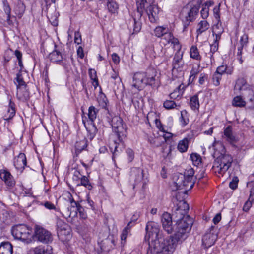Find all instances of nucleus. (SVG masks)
Instances as JSON below:
<instances>
[{
    "instance_id": "nucleus-5",
    "label": "nucleus",
    "mask_w": 254,
    "mask_h": 254,
    "mask_svg": "<svg viewBox=\"0 0 254 254\" xmlns=\"http://www.w3.org/2000/svg\"><path fill=\"white\" fill-rule=\"evenodd\" d=\"M193 224V220L189 215H186L180 220H177L175 234L172 236L178 242H182L187 237Z\"/></svg>"
},
{
    "instance_id": "nucleus-37",
    "label": "nucleus",
    "mask_w": 254,
    "mask_h": 254,
    "mask_svg": "<svg viewBox=\"0 0 254 254\" xmlns=\"http://www.w3.org/2000/svg\"><path fill=\"white\" fill-rule=\"evenodd\" d=\"M87 146V140L85 139L76 142L75 145L76 151L78 153H80L82 150H84Z\"/></svg>"
},
{
    "instance_id": "nucleus-24",
    "label": "nucleus",
    "mask_w": 254,
    "mask_h": 254,
    "mask_svg": "<svg viewBox=\"0 0 254 254\" xmlns=\"http://www.w3.org/2000/svg\"><path fill=\"white\" fill-rule=\"evenodd\" d=\"M114 242V239L108 237L107 239L102 241L101 249L104 252H109L115 246Z\"/></svg>"
},
{
    "instance_id": "nucleus-42",
    "label": "nucleus",
    "mask_w": 254,
    "mask_h": 254,
    "mask_svg": "<svg viewBox=\"0 0 254 254\" xmlns=\"http://www.w3.org/2000/svg\"><path fill=\"white\" fill-rule=\"evenodd\" d=\"M80 182L81 185L84 186L89 190H92L93 187L91 183L89 182L88 177L83 176L81 178Z\"/></svg>"
},
{
    "instance_id": "nucleus-13",
    "label": "nucleus",
    "mask_w": 254,
    "mask_h": 254,
    "mask_svg": "<svg viewBox=\"0 0 254 254\" xmlns=\"http://www.w3.org/2000/svg\"><path fill=\"white\" fill-rule=\"evenodd\" d=\"M49 58L52 62L62 65L65 69H68L69 63L66 62L65 59H63V56L59 51L54 50L49 54Z\"/></svg>"
},
{
    "instance_id": "nucleus-64",
    "label": "nucleus",
    "mask_w": 254,
    "mask_h": 254,
    "mask_svg": "<svg viewBox=\"0 0 254 254\" xmlns=\"http://www.w3.org/2000/svg\"><path fill=\"white\" fill-rule=\"evenodd\" d=\"M112 59L113 62L116 64H118L119 63L120 61V57L116 53H113L112 55Z\"/></svg>"
},
{
    "instance_id": "nucleus-26",
    "label": "nucleus",
    "mask_w": 254,
    "mask_h": 254,
    "mask_svg": "<svg viewBox=\"0 0 254 254\" xmlns=\"http://www.w3.org/2000/svg\"><path fill=\"white\" fill-rule=\"evenodd\" d=\"M13 247L8 242H3L0 245V254H12Z\"/></svg>"
},
{
    "instance_id": "nucleus-31",
    "label": "nucleus",
    "mask_w": 254,
    "mask_h": 254,
    "mask_svg": "<svg viewBox=\"0 0 254 254\" xmlns=\"http://www.w3.org/2000/svg\"><path fill=\"white\" fill-rule=\"evenodd\" d=\"M15 114L14 104L12 103L11 100H9V107L7 113L5 115V120H9L12 119Z\"/></svg>"
},
{
    "instance_id": "nucleus-48",
    "label": "nucleus",
    "mask_w": 254,
    "mask_h": 254,
    "mask_svg": "<svg viewBox=\"0 0 254 254\" xmlns=\"http://www.w3.org/2000/svg\"><path fill=\"white\" fill-rule=\"evenodd\" d=\"M248 42V35L246 34H244L241 37L240 40V46L241 47H245L247 46Z\"/></svg>"
},
{
    "instance_id": "nucleus-25",
    "label": "nucleus",
    "mask_w": 254,
    "mask_h": 254,
    "mask_svg": "<svg viewBox=\"0 0 254 254\" xmlns=\"http://www.w3.org/2000/svg\"><path fill=\"white\" fill-rule=\"evenodd\" d=\"M190 139L184 138L178 142L177 149L181 153L186 152L189 148V144L190 142Z\"/></svg>"
},
{
    "instance_id": "nucleus-19",
    "label": "nucleus",
    "mask_w": 254,
    "mask_h": 254,
    "mask_svg": "<svg viewBox=\"0 0 254 254\" xmlns=\"http://www.w3.org/2000/svg\"><path fill=\"white\" fill-rule=\"evenodd\" d=\"M223 138L231 144L237 141L236 137L233 132L232 127L231 126H227L224 129Z\"/></svg>"
},
{
    "instance_id": "nucleus-36",
    "label": "nucleus",
    "mask_w": 254,
    "mask_h": 254,
    "mask_svg": "<svg viewBox=\"0 0 254 254\" xmlns=\"http://www.w3.org/2000/svg\"><path fill=\"white\" fill-rule=\"evenodd\" d=\"M2 180L4 181L8 187L13 188L15 184V181L13 176H0Z\"/></svg>"
},
{
    "instance_id": "nucleus-6",
    "label": "nucleus",
    "mask_w": 254,
    "mask_h": 254,
    "mask_svg": "<svg viewBox=\"0 0 254 254\" xmlns=\"http://www.w3.org/2000/svg\"><path fill=\"white\" fill-rule=\"evenodd\" d=\"M213 156L216 158L214 167H217L219 174H224L230 167L233 161L232 158L228 154L221 153L219 155L217 151H215Z\"/></svg>"
},
{
    "instance_id": "nucleus-9",
    "label": "nucleus",
    "mask_w": 254,
    "mask_h": 254,
    "mask_svg": "<svg viewBox=\"0 0 254 254\" xmlns=\"http://www.w3.org/2000/svg\"><path fill=\"white\" fill-rule=\"evenodd\" d=\"M70 205L62 209L63 216L66 219L73 218L77 216L78 210L80 209V204L75 201L70 192L66 194Z\"/></svg>"
},
{
    "instance_id": "nucleus-46",
    "label": "nucleus",
    "mask_w": 254,
    "mask_h": 254,
    "mask_svg": "<svg viewBox=\"0 0 254 254\" xmlns=\"http://www.w3.org/2000/svg\"><path fill=\"white\" fill-rule=\"evenodd\" d=\"M89 75L90 78L94 82H96V84L98 85V79L96 75V71L95 69H90L89 70Z\"/></svg>"
},
{
    "instance_id": "nucleus-63",
    "label": "nucleus",
    "mask_w": 254,
    "mask_h": 254,
    "mask_svg": "<svg viewBox=\"0 0 254 254\" xmlns=\"http://www.w3.org/2000/svg\"><path fill=\"white\" fill-rule=\"evenodd\" d=\"M207 79V75L204 73H201L200 75L199 79V83L200 85H203L205 81Z\"/></svg>"
},
{
    "instance_id": "nucleus-3",
    "label": "nucleus",
    "mask_w": 254,
    "mask_h": 254,
    "mask_svg": "<svg viewBox=\"0 0 254 254\" xmlns=\"http://www.w3.org/2000/svg\"><path fill=\"white\" fill-rule=\"evenodd\" d=\"M179 242L172 236L155 241L151 252L153 254H172Z\"/></svg>"
},
{
    "instance_id": "nucleus-23",
    "label": "nucleus",
    "mask_w": 254,
    "mask_h": 254,
    "mask_svg": "<svg viewBox=\"0 0 254 254\" xmlns=\"http://www.w3.org/2000/svg\"><path fill=\"white\" fill-rule=\"evenodd\" d=\"M210 27L209 23L205 20L200 21L197 25L196 34L197 38L202 33L206 31Z\"/></svg>"
},
{
    "instance_id": "nucleus-34",
    "label": "nucleus",
    "mask_w": 254,
    "mask_h": 254,
    "mask_svg": "<svg viewBox=\"0 0 254 254\" xmlns=\"http://www.w3.org/2000/svg\"><path fill=\"white\" fill-rule=\"evenodd\" d=\"M190 105L192 110L194 111L198 110L200 105L197 95H195L190 98Z\"/></svg>"
},
{
    "instance_id": "nucleus-16",
    "label": "nucleus",
    "mask_w": 254,
    "mask_h": 254,
    "mask_svg": "<svg viewBox=\"0 0 254 254\" xmlns=\"http://www.w3.org/2000/svg\"><path fill=\"white\" fill-rule=\"evenodd\" d=\"M26 164L27 160L24 153H20L14 158V165L16 169L20 171V173H22Z\"/></svg>"
},
{
    "instance_id": "nucleus-47",
    "label": "nucleus",
    "mask_w": 254,
    "mask_h": 254,
    "mask_svg": "<svg viewBox=\"0 0 254 254\" xmlns=\"http://www.w3.org/2000/svg\"><path fill=\"white\" fill-rule=\"evenodd\" d=\"M239 179L237 176H234L232 180L229 183V187L232 190L237 188Z\"/></svg>"
},
{
    "instance_id": "nucleus-53",
    "label": "nucleus",
    "mask_w": 254,
    "mask_h": 254,
    "mask_svg": "<svg viewBox=\"0 0 254 254\" xmlns=\"http://www.w3.org/2000/svg\"><path fill=\"white\" fill-rule=\"evenodd\" d=\"M201 15L203 19L207 18L209 15V8L204 6L200 11Z\"/></svg>"
},
{
    "instance_id": "nucleus-8",
    "label": "nucleus",
    "mask_w": 254,
    "mask_h": 254,
    "mask_svg": "<svg viewBox=\"0 0 254 254\" xmlns=\"http://www.w3.org/2000/svg\"><path fill=\"white\" fill-rule=\"evenodd\" d=\"M12 235L17 239L25 241L30 240L32 237V230L31 228L25 225L19 224L12 227Z\"/></svg>"
},
{
    "instance_id": "nucleus-1",
    "label": "nucleus",
    "mask_w": 254,
    "mask_h": 254,
    "mask_svg": "<svg viewBox=\"0 0 254 254\" xmlns=\"http://www.w3.org/2000/svg\"><path fill=\"white\" fill-rule=\"evenodd\" d=\"M157 76L156 70L150 68L144 72H136L133 77L132 86L141 90L146 85L153 86L155 84Z\"/></svg>"
},
{
    "instance_id": "nucleus-21",
    "label": "nucleus",
    "mask_w": 254,
    "mask_h": 254,
    "mask_svg": "<svg viewBox=\"0 0 254 254\" xmlns=\"http://www.w3.org/2000/svg\"><path fill=\"white\" fill-rule=\"evenodd\" d=\"M71 229L69 226L65 227L62 230H58L57 235L59 238L62 241H66L70 239L71 237Z\"/></svg>"
},
{
    "instance_id": "nucleus-20",
    "label": "nucleus",
    "mask_w": 254,
    "mask_h": 254,
    "mask_svg": "<svg viewBox=\"0 0 254 254\" xmlns=\"http://www.w3.org/2000/svg\"><path fill=\"white\" fill-rule=\"evenodd\" d=\"M185 88L186 86L183 84H180L173 92L169 94L170 98L175 100H179L181 98Z\"/></svg>"
},
{
    "instance_id": "nucleus-57",
    "label": "nucleus",
    "mask_w": 254,
    "mask_h": 254,
    "mask_svg": "<svg viewBox=\"0 0 254 254\" xmlns=\"http://www.w3.org/2000/svg\"><path fill=\"white\" fill-rule=\"evenodd\" d=\"M3 9L4 10L7 15V19L9 20L10 19V15L11 13V8L9 5L6 3V2L3 3Z\"/></svg>"
},
{
    "instance_id": "nucleus-17",
    "label": "nucleus",
    "mask_w": 254,
    "mask_h": 254,
    "mask_svg": "<svg viewBox=\"0 0 254 254\" xmlns=\"http://www.w3.org/2000/svg\"><path fill=\"white\" fill-rule=\"evenodd\" d=\"M216 239V235L210 232L206 233L202 239V245L205 248H208L212 246Z\"/></svg>"
},
{
    "instance_id": "nucleus-60",
    "label": "nucleus",
    "mask_w": 254,
    "mask_h": 254,
    "mask_svg": "<svg viewBox=\"0 0 254 254\" xmlns=\"http://www.w3.org/2000/svg\"><path fill=\"white\" fill-rule=\"evenodd\" d=\"M74 42L77 44L81 43V35L78 31H76L74 33Z\"/></svg>"
},
{
    "instance_id": "nucleus-49",
    "label": "nucleus",
    "mask_w": 254,
    "mask_h": 254,
    "mask_svg": "<svg viewBox=\"0 0 254 254\" xmlns=\"http://www.w3.org/2000/svg\"><path fill=\"white\" fill-rule=\"evenodd\" d=\"M69 226L62 220L60 219H58L57 221V231L58 230H62L65 227H67Z\"/></svg>"
},
{
    "instance_id": "nucleus-39",
    "label": "nucleus",
    "mask_w": 254,
    "mask_h": 254,
    "mask_svg": "<svg viewBox=\"0 0 254 254\" xmlns=\"http://www.w3.org/2000/svg\"><path fill=\"white\" fill-rule=\"evenodd\" d=\"M16 14L21 15L25 10V6L22 0H19L17 6L15 8Z\"/></svg>"
},
{
    "instance_id": "nucleus-59",
    "label": "nucleus",
    "mask_w": 254,
    "mask_h": 254,
    "mask_svg": "<svg viewBox=\"0 0 254 254\" xmlns=\"http://www.w3.org/2000/svg\"><path fill=\"white\" fill-rule=\"evenodd\" d=\"M129 232V230H128L127 227H125L123 229V230L122 232L121 235V238L122 241H126V238L128 235Z\"/></svg>"
},
{
    "instance_id": "nucleus-62",
    "label": "nucleus",
    "mask_w": 254,
    "mask_h": 254,
    "mask_svg": "<svg viewBox=\"0 0 254 254\" xmlns=\"http://www.w3.org/2000/svg\"><path fill=\"white\" fill-rule=\"evenodd\" d=\"M252 201L251 200H250V198H249V200L245 202L244 206H243V210L245 211H248L250 207L252 206Z\"/></svg>"
},
{
    "instance_id": "nucleus-18",
    "label": "nucleus",
    "mask_w": 254,
    "mask_h": 254,
    "mask_svg": "<svg viewBox=\"0 0 254 254\" xmlns=\"http://www.w3.org/2000/svg\"><path fill=\"white\" fill-rule=\"evenodd\" d=\"M183 55V52L180 50L177 51L175 53L172 62V66L174 69H179L182 68L184 65Z\"/></svg>"
},
{
    "instance_id": "nucleus-2",
    "label": "nucleus",
    "mask_w": 254,
    "mask_h": 254,
    "mask_svg": "<svg viewBox=\"0 0 254 254\" xmlns=\"http://www.w3.org/2000/svg\"><path fill=\"white\" fill-rule=\"evenodd\" d=\"M194 176H174L173 180L176 190H178L176 194V199H185L188 191L191 190L194 184L193 177Z\"/></svg>"
},
{
    "instance_id": "nucleus-29",
    "label": "nucleus",
    "mask_w": 254,
    "mask_h": 254,
    "mask_svg": "<svg viewBox=\"0 0 254 254\" xmlns=\"http://www.w3.org/2000/svg\"><path fill=\"white\" fill-rule=\"evenodd\" d=\"M98 111L99 110L93 106H91L89 107L88 110V117L90 121L93 122L95 120Z\"/></svg>"
},
{
    "instance_id": "nucleus-22",
    "label": "nucleus",
    "mask_w": 254,
    "mask_h": 254,
    "mask_svg": "<svg viewBox=\"0 0 254 254\" xmlns=\"http://www.w3.org/2000/svg\"><path fill=\"white\" fill-rule=\"evenodd\" d=\"M177 100L170 98V99L166 100L163 103V107L168 110L173 109L179 110L181 105L180 103L177 102Z\"/></svg>"
},
{
    "instance_id": "nucleus-44",
    "label": "nucleus",
    "mask_w": 254,
    "mask_h": 254,
    "mask_svg": "<svg viewBox=\"0 0 254 254\" xmlns=\"http://www.w3.org/2000/svg\"><path fill=\"white\" fill-rule=\"evenodd\" d=\"M16 83H15L17 87L25 86V82L24 81L21 72L19 71L16 75Z\"/></svg>"
},
{
    "instance_id": "nucleus-30",
    "label": "nucleus",
    "mask_w": 254,
    "mask_h": 254,
    "mask_svg": "<svg viewBox=\"0 0 254 254\" xmlns=\"http://www.w3.org/2000/svg\"><path fill=\"white\" fill-rule=\"evenodd\" d=\"M217 22L212 26V35L214 36V34H222L224 32V28L220 20L216 21Z\"/></svg>"
},
{
    "instance_id": "nucleus-15",
    "label": "nucleus",
    "mask_w": 254,
    "mask_h": 254,
    "mask_svg": "<svg viewBox=\"0 0 254 254\" xmlns=\"http://www.w3.org/2000/svg\"><path fill=\"white\" fill-rule=\"evenodd\" d=\"M161 222L164 230L168 234H171L174 230L172 225V218L171 214L168 212L163 213L161 217Z\"/></svg>"
},
{
    "instance_id": "nucleus-51",
    "label": "nucleus",
    "mask_w": 254,
    "mask_h": 254,
    "mask_svg": "<svg viewBox=\"0 0 254 254\" xmlns=\"http://www.w3.org/2000/svg\"><path fill=\"white\" fill-rule=\"evenodd\" d=\"M170 43L174 45V48L176 49L177 51H181V47L177 38H176L173 36V38H172L171 41H170Z\"/></svg>"
},
{
    "instance_id": "nucleus-61",
    "label": "nucleus",
    "mask_w": 254,
    "mask_h": 254,
    "mask_svg": "<svg viewBox=\"0 0 254 254\" xmlns=\"http://www.w3.org/2000/svg\"><path fill=\"white\" fill-rule=\"evenodd\" d=\"M43 205L47 208L49 210L55 209L56 207L55 205L49 201H46L43 203Z\"/></svg>"
},
{
    "instance_id": "nucleus-52",
    "label": "nucleus",
    "mask_w": 254,
    "mask_h": 254,
    "mask_svg": "<svg viewBox=\"0 0 254 254\" xmlns=\"http://www.w3.org/2000/svg\"><path fill=\"white\" fill-rule=\"evenodd\" d=\"M199 67H193L190 72V78H192V80L195 78L196 76L199 73Z\"/></svg>"
},
{
    "instance_id": "nucleus-56",
    "label": "nucleus",
    "mask_w": 254,
    "mask_h": 254,
    "mask_svg": "<svg viewBox=\"0 0 254 254\" xmlns=\"http://www.w3.org/2000/svg\"><path fill=\"white\" fill-rule=\"evenodd\" d=\"M219 45L218 44L212 43L210 45V52L211 53V57H213V55L218 49Z\"/></svg>"
},
{
    "instance_id": "nucleus-7",
    "label": "nucleus",
    "mask_w": 254,
    "mask_h": 254,
    "mask_svg": "<svg viewBox=\"0 0 254 254\" xmlns=\"http://www.w3.org/2000/svg\"><path fill=\"white\" fill-rule=\"evenodd\" d=\"M137 8L140 16L142 15L143 10H145L151 23H155L158 20V14L160 10L158 6L154 4V0L150 4L148 2L142 3Z\"/></svg>"
},
{
    "instance_id": "nucleus-32",
    "label": "nucleus",
    "mask_w": 254,
    "mask_h": 254,
    "mask_svg": "<svg viewBox=\"0 0 254 254\" xmlns=\"http://www.w3.org/2000/svg\"><path fill=\"white\" fill-rule=\"evenodd\" d=\"M129 26L130 29H133V34L139 32L141 28L140 23L135 18L130 20Z\"/></svg>"
},
{
    "instance_id": "nucleus-12",
    "label": "nucleus",
    "mask_w": 254,
    "mask_h": 254,
    "mask_svg": "<svg viewBox=\"0 0 254 254\" xmlns=\"http://www.w3.org/2000/svg\"><path fill=\"white\" fill-rule=\"evenodd\" d=\"M35 234L36 238L43 243L48 244L53 240L51 232L40 226H35Z\"/></svg>"
},
{
    "instance_id": "nucleus-40",
    "label": "nucleus",
    "mask_w": 254,
    "mask_h": 254,
    "mask_svg": "<svg viewBox=\"0 0 254 254\" xmlns=\"http://www.w3.org/2000/svg\"><path fill=\"white\" fill-rule=\"evenodd\" d=\"M190 158L194 165L198 166L201 163V157L200 155L196 153H192L190 155Z\"/></svg>"
},
{
    "instance_id": "nucleus-14",
    "label": "nucleus",
    "mask_w": 254,
    "mask_h": 254,
    "mask_svg": "<svg viewBox=\"0 0 254 254\" xmlns=\"http://www.w3.org/2000/svg\"><path fill=\"white\" fill-rule=\"evenodd\" d=\"M146 231L147 233L146 238L148 236L149 238H152V240L157 241L160 231L158 224L154 222H149L146 226Z\"/></svg>"
},
{
    "instance_id": "nucleus-11",
    "label": "nucleus",
    "mask_w": 254,
    "mask_h": 254,
    "mask_svg": "<svg viewBox=\"0 0 254 254\" xmlns=\"http://www.w3.org/2000/svg\"><path fill=\"white\" fill-rule=\"evenodd\" d=\"M108 122L112 127L113 131L116 133L118 138V141L121 142L122 140V136L123 135V130L124 127L122 124V119L118 116H115L110 120L109 117H107Z\"/></svg>"
},
{
    "instance_id": "nucleus-4",
    "label": "nucleus",
    "mask_w": 254,
    "mask_h": 254,
    "mask_svg": "<svg viewBox=\"0 0 254 254\" xmlns=\"http://www.w3.org/2000/svg\"><path fill=\"white\" fill-rule=\"evenodd\" d=\"M234 91L239 93L249 103L250 108L254 107V92L252 87L243 78L238 79L234 88Z\"/></svg>"
},
{
    "instance_id": "nucleus-55",
    "label": "nucleus",
    "mask_w": 254,
    "mask_h": 254,
    "mask_svg": "<svg viewBox=\"0 0 254 254\" xmlns=\"http://www.w3.org/2000/svg\"><path fill=\"white\" fill-rule=\"evenodd\" d=\"M126 153L128 161L131 162L134 159V152L133 150L130 148H128L126 150Z\"/></svg>"
},
{
    "instance_id": "nucleus-43",
    "label": "nucleus",
    "mask_w": 254,
    "mask_h": 254,
    "mask_svg": "<svg viewBox=\"0 0 254 254\" xmlns=\"http://www.w3.org/2000/svg\"><path fill=\"white\" fill-rule=\"evenodd\" d=\"M14 54L18 60V65L20 66L19 71L21 72L23 68V64L22 63V54L20 51L16 50L15 51Z\"/></svg>"
},
{
    "instance_id": "nucleus-54",
    "label": "nucleus",
    "mask_w": 254,
    "mask_h": 254,
    "mask_svg": "<svg viewBox=\"0 0 254 254\" xmlns=\"http://www.w3.org/2000/svg\"><path fill=\"white\" fill-rule=\"evenodd\" d=\"M220 4L218 6H215L213 9V12H214V15L215 17V18L216 19V21H219L220 20V15L219 14L220 12Z\"/></svg>"
},
{
    "instance_id": "nucleus-35",
    "label": "nucleus",
    "mask_w": 254,
    "mask_h": 254,
    "mask_svg": "<svg viewBox=\"0 0 254 254\" xmlns=\"http://www.w3.org/2000/svg\"><path fill=\"white\" fill-rule=\"evenodd\" d=\"M169 30L167 26H157L154 30V35L158 38L162 37Z\"/></svg>"
},
{
    "instance_id": "nucleus-33",
    "label": "nucleus",
    "mask_w": 254,
    "mask_h": 254,
    "mask_svg": "<svg viewBox=\"0 0 254 254\" xmlns=\"http://www.w3.org/2000/svg\"><path fill=\"white\" fill-rule=\"evenodd\" d=\"M190 58L196 60L200 61L201 59V56L199 54V50L196 46H192L190 49Z\"/></svg>"
},
{
    "instance_id": "nucleus-28",
    "label": "nucleus",
    "mask_w": 254,
    "mask_h": 254,
    "mask_svg": "<svg viewBox=\"0 0 254 254\" xmlns=\"http://www.w3.org/2000/svg\"><path fill=\"white\" fill-rule=\"evenodd\" d=\"M199 11V7L197 6H194L192 7L188 12L187 16H186V20L187 22H191L193 21L195 16L197 14Z\"/></svg>"
},
{
    "instance_id": "nucleus-50",
    "label": "nucleus",
    "mask_w": 254,
    "mask_h": 254,
    "mask_svg": "<svg viewBox=\"0 0 254 254\" xmlns=\"http://www.w3.org/2000/svg\"><path fill=\"white\" fill-rule=\"evenodd\" d=\"M174 36L173 35L172 33L170 32L169 30L168 31H167L166 34H164L163 37V39L166 40V43L165 44L166 45L167 43H170V41L172 40V38H173Z\"/></svg>"
},
{
    "instance_id": "nucleus-10",
    "label": "nucleus",
    "mask_w": 254,
    "mask_h": 254,
    "mask_svg": "<svg viewBox=\"0 0 254 254\" xmlns=\"http://www.w3.org/2000/svg\"><path fill=\"white\" fill-rule=\"evenodd\" d=\"M184 199L181 198L177 200L175 198L178 203H176V206L173 208V215L177 218V220H180L184 217H186L189 209V205Z\"/></svg>"
},
{
    "instance_id": "nucleus-27",
    "label": "nucleus",
    "mask_w": 254,
    "mask_h": 254,
    "mask_svg": "<svg viewBox=\"0 0 254 254\" xmlns=\"http://www.w3.org/2000/svg\"><path fill=\"white\" fill-rule=\"evenodd\" d=\"M247 103V102L241 95L235 97L232 101V105L237 107H244Z\"/></svg>"
},
{
    "instance_id": "nucleus-41",
    "label": "nucleus",
    "mask_w": 254,
    "mask_h": 254,
    "mask_svg": "<svg viewBox=\"0 0 254 254\" xmlns=\"http://www.w3.org/2000/svg\"><path fill=\"white\" fill-rule=\"evenodd\" d=\"M34 254H52V252L48 248L38 247L35 248Z\"/></svg>"
},
{
    "instance_id": "nucleus-38",
    "label": "nucleus",
    "mask_w": 254,
    "mask_h": 254,
    "mask_svg": "<svg viewBox=\"0 0 254 254\" xmlns=\"http://www.w3.org/2000/svg\"><path fill=\"white\" fill-rule=\"evenodd\" d=\"M107 6L108 9L110 13H117L119 7L116 2L113 1H109Z\"/></svg>"
},
{
    "instance_id": "nucleus-58",
    "label": "nucleus",
    "mask_w": 254,
    "mask_h": 254,
    "mask_svg": "<svg viewBox=\"0 0 254 254\" xmlns=\"http://www.w3.org/2000/svg\"><path fill=\"white\" fill-rule=\"evenodd\" d=\"M227 67L224 65H221L217 67L216 71L215 72L216 73H218L220 75H222L223 74L226 72Z\"/></svg>"
},
{
    "instance_id": "nucleus-45",
    "label": "nucleus",
    "mask_w": 254,
    "mask_h": 254,
    "mask_svg": "<svg viewBox=\"0 0 254 254\" xmlns=\"http://www.w3.org/2000/svg\"><path fill=\"white\" fill-rule=\"evenodd\" d=\"M222 76L218 73H214L212 76V82L214 85L218 86L220 84V81L221 80Z\"/></svg>"
}]
</instances>
